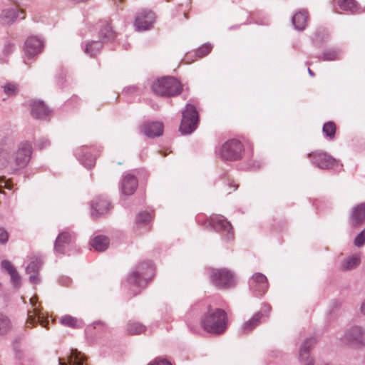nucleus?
<instances>
[{"label": "nucleus", "instance_id": "nucleus-1", "mask_svg": "<svg viewBox=\"0 0 365 365\" xmlns=\"http://www.w3.org/2000/svg\"><path fill=\"white\" fill-rule=\"evenodd\" d=\"M200 325L207 333L219 335L227 327V315L225 310L207 306V311L201 317Z\"/></svg>", "mask_w": 365, "mask_h": 365}, {"label": "nucleus", "instance_id": "nucleus-2", "mask_svg": "<svg viewBox=\"0 0 365 365\" xmlns=\"http://www.w3.org/2000/svg\"><path fill=\"white\" fill-rule=\"evenodd\" d=\"M32 152L31 144L28 141H25L19 143L17 150L13 155L11 160L6 153H0V168H8L12 173L24 168L31 160Z\"/></svg>", "mask_w": 365, "mask_h": 365}, {"label": "nucleus", "instance_id": "nucleus-3", "mask_svg": "<svg viewBox=\"0 0 365 365\" xmlns=\"http://www.w3.org/2000/svg\"><path fill=\"white\" fill-rule=\"evenodd\" d=\"M154 275V267L152 262L140 263L128 275V282L137 287H144Z\"/></svg>", "mask_w": 365, "mask_h": 365}, {"label": "nucleus", "instance_id": "nucleus-4", "mask_svg": "<svg viewBox=\"0 0 365 365\" xmlns=\"http://www.w3.org/2000/svg\"><path fill=\"white\" fill-rule=\"evenodd\" d=\"M182 89L180 82L174 77H163L152 84L153 91L160 96H175L180 93Z\"/></svg>", "mask_w": 365, "mask_h": 365}, {"label": "nucleus", "instance_id": "nucleus-5", "mask_svg": "<svg viewBox=\"0 0 365 365\" xmlns=\"http://www.w3.org/2000/svg\"><path fill=\"white\" fill-rule=\"evenodd\" d=\"M199 114L194 105L187 103L182 111L179 130L182 135L192 133L197 128Z\"/></svg>", "mask_w": 365, "mask_h": 365}, {"label": "nucleus", "instance_id": "nucleus-6", "mask_svg": "<svg viewBox=\"0 0 365 365\" xmlns=\"http://www.w3.org/2000/svg\"><path fill=\"white\" fill-rule=\"evenodd\" d=\"M342 343L354 349H361L365 347V329L355 326L345 331L341 337Z\"/></svg>", "mask_w": 365, "mask_h": 365}, {"label": "nucleus", "instance_id": "nucleus-7", "mask_svg": "<svg viewBox=\"0 0 365 365\" xmlns=\"http://www.w3.org/2000/svg\"><path fill=\"white\" fill-rule=\"evenodd\" d=\"M271 310L272 307L269 304H263L259 311L255 313L250 319L242 324L239 331L243 334L252 332L259 324L267 321Z\"/></svg>", "mask_w": 365, "mask_h": 365}, {"label": "nucleus", "instance_id": "nucleus-8", "mask_svg": "<svg viewBox=\"0 0 365 365\" xmlns=\"http://www.w3.org/2000/svg\"><path fill=\"white\" fill-rule=\"evenodd\" d=\"M210 277L212 284L218 289H228L236 284L233 273L227 269H213Z\"/></svg>", "mask_w": 365, "mask_h": 365}, {"label": "nucleus", "instance_id": "nucleus-9", "mask_svg": "<svg viewBox=\"0 0 365 365\" xmlns=\"http://www.w3.org/2000/svg\"><path fill=\"white\" fill-rule=\"evenodd\" d=\"M243 151L242 143L237 139H231L222 145L220 155L225 160H237L242 158Z\"/></svg>", "mask_w": 365, "mask_h": 365}, {"label": "nucleus", "instance_id": "nucleus-10", "mask_svg": "<svg viewBox=\"0 0 365 365\" xmlns=\"http://www.w3.org/2000/svg\"><path fill=\"white\" fill-rule=\"evenodd\" d=\"M210 223L213 229L224 235L226 240L233 238L232 227L230 222L222 215H215L210 217Z\"/></svg>", "mask_w": 365, "mask_h": 365}, {"label": "nucleus", "instance_id": "nucleus-11", "mask_svg": "<svg viewBox=\"0 0 365 365\" xmlns=\"http://www.w3.org/2000/svg\"><path fill=\"white\" fill-rule=\"evenodd\" d=\"M155 19V14L150 10H142L135 17L134 26L138 31L149 29Z\"/></svg>", "mask_w": 365, "mask_h": 365}, {"label": "nucleus", "instance_id": "nucleus-12", "mask_svg": "<svg viewBox=\"0 0 365 365\" xmlns=\"http://www.w3.org/2000/svg\"><path fill=\"white\" fill-rule=\"evenodd\" d=\"M308 157L316 166L322 169H329L336 163V159L323 152H313L308 154Z\"/></svg>", "mask_w": 365, "mask_h": 365}, {"label": "nucleus", "instance_id": "nucleus-13", "mask_svg": "<svg viewBox=\"0 0 365 365\" xmlns=\"http://www.w3.org/2000/svg\"><path fill=\"white\" fill-rule=\"evenodd\" d=\"M43 46L41 38L37 36H30L25 41L24 51L27 57L32 58L41 52Z\"/></svg>", "mask_w": 365, "mask_h": 365}, {"label": "nucleus", "instance_id": "nucleus-14", "mask_svg": "<svg viewBox=\"0 0 365 365\" xmlns=\"http://www.w3.org/2000/svg\"><path fill=\"white\" fill-rule=\"evenodd\" d=\"M365 222V202L354 206L349 215V223L354 228L359 227Z\"/></svg>", "mask_w": 365, "mask_h": 365}, {"label": "nucleus", "instance_id": "nucleus-15", "mask_svg": "<svg viewBox=\"0 0 365 365\" xmlns=\"http://www.w3.org/2000/svg\"><path fill=\"white\" fill-rule=\"evenodd\" d=\"M75 235L73 232L63 231L57 236L54 243V251L57 254L64 255L66 247L74 240Z\"/></svg>", "mask_w": 365, "mask_h": 365}, {"label": "nucleus", "instance_id": "nucleus-16", "mask_svg": "<svg viewBox=\"0 0 365 365\" xmlns=\"http://www.w3.org/2000/svg\"><path fill=\"white\" fill-rule=\"evenodd\" d=\"M316 343L314 337H309L304 342L299 350V359L302 365H314V360L309 356L311 347Z\"/></svg>", "mask_w": 365, "mask_h": 365}, {"label": "nucleus", "instance_id": "nucleus-17", "mask_svg": "<svg viewBox=\"0 0 365 365\" xmlns=\"http://www.w3.org/2000/svg\"><path fill=\"white\" fill-rule=\"evenodd\" d=\"M75 155L80 163L87 168L93 167L96 163V158L87 146H81L77 148L75 150Z\"/></svg>", "mask_w": 365, "mask_h": 365}, {"label": "nucleus", "instance_id": "nucleus-18", "mask_svg": "<svg viewBox=\"0 0 365 365\" xmlns=\"http://www.w3.org/2000/svg\"><path fill=\"white\" fill-rule=\"evenodd\" d=\"M91 207L92 217H98L108 212L110 202L106 198L98 196L92 200Z\"/></svg>", "mask_w": 365, "mask_h": 365}, {"label": "nucleus", "instance_id": "nucleus-19", "mask_svg": "<svg viewBox=\"0 0 365 365\" xmlns=\"http://www.w3.org/2000/svg\"><path fill=\"white\" fill-rule=\"evenodd\" d=\"M140 133L148 137L153 138L160 136L163 132V125L160 122H145L140 128Z\"/></svg>", "mask_w": 365, "mask_h": 365}, {"label": "nucleus", "instance_id": "nucleus-20", "mask_svg": "<svg viewBox=\"0 0 365 365\" xmlns=\"http://www.w3.org/2000/svg\"><path fill=\"white\" fill-rule=\"evenodd\" d=\"M250 287L259 294L265 293L268 288L267 279L262 273H255L250 281Z\"/></svg>", "mask_w": 365, "mask_h": 365}, {"label": "nucleus", "instance_id": "nucleus-21", "mask_svg": "<svg viewBox=\"0 0 365 365\" xmlns=\"http://www.w3.org/2000/svg\"><path fill=\"white\" fill-rule=\"evenodd\" d=\"M138 185V180L134 175L126 174L120 182L121 192L124 195H131L135 191Z\"/></svg>", "mask_w": 365, "mask_h": 365}, {"label": "nucleus", "instance_id": "nucleus-22", "mask_svg": "<svg viewBox=\"0 0 365 365\" xmlns=\"http://www.w3.org/2000/svg\"><path fill=\"white\" fill-rule=\"evenodd\" d=\"M86 356L78 349H71L70 355L68 356V361H64L62 359L58 358V365H86L85 361Z\"/></svg>", "mask_w": 365, "mask_h": 365}, {"label": "nucleus", "instance_id": "nucleus-23", "mask_svg": "<svg viewBox=\"0 0 365 365\" xmlns=\"http://www.w3.org/2000/svg\"><path fill=\"white\" fill-rule=\"evenodd\" d=\"M51 111L45 105L43 101H34L31 105L32 115L38 119H46L51 114Z\"/></svg>", "mask_w": 365, "mask_h": 365}, {"label": "nucleus", "instance_id": "nucleus-24", "mask_svg": "<svg viewBox=\"0 0 365 365\" xmlns=\"http://www.w3.org/2000/svg\"><path fill=\"white\" fill-rule=\"evenodd\" d=\"M26 326L31 327L39 323L42 327L48 329V321L43 319V317L37 309H34L33 312H28Z\"/></svg>", "mask_w": 365, "mask_h": 365}, {"label": "nucleus", "instance_id": "nucleus-25", "mask_svg": "<svg viewBox=\"0 0 365 365\" xmlns=\"http://www.w3.org/2000/svg\"><path fill=\"white\" fill-rule=\"evenodd\" d=\"M41 262L40 260L36 259L31 261L26 267V272L29 274V281L34 284H38L40 279L38 277V271L41 268Z\"/></svg>", "mask_w": 365, "mask_h": 365}, {"label": "nucleus", "instance_id": "nucleus-26", "mask_svg": "<svg viewBox=\"0 0 365 365\" xmlns=\"http://www.w3.org/2000/svg\"><path fill=\"white\" fill-rule=\"evenodd\" d=\"M101 41L103 43L113 41L115 36V33L113 31L110 24L107 21L103 22L101 25L98 32Z\"/></svg>", "mask_w": 365, "mask_h": 365}, {"label": "nucleus", "instance_id": "nucleus-27", "mask_svg": "<svg viewBox=\"0 0 365 365\" xmlns=\"http://www.w3.org/2000/svg\"><path fill=\"white\" fill-rule=\"evenodd\" d=\"M103 43H104L101 40L88 41L86 43L83 51L85 53L93 57L100 53L103 48Z\"/></svg>", "mask_w": 365, "mask_h": 365}, {"label": "nucleus", "instance_id": "nucleus-28", "mask_svg": "<svg viewBox=\"0 0 365 365\" xmlns=\"http://www.w3.org/2000/svg\"><path fill=\"white\" fill-rule=\"evenodd\" d=\"M19 16V12L16 7L6 9L2 11L1 19L4 24H11Z\"/></svg>", "mask_w": 365, "mask_h": 365}, {"label": "nucleus", "instance_id": "nucleus-29", "mask_svg": "<svg viewBox=\"0 0 365 365\" xmlns=\"http://www.w3.org/2000/svg\"><path fill=\"white\" fill-rule=\"evenodd\" d=\"M307 18V14L305 11H299L293 16L292 24L297 30L302 31L306 27Z\"/></svg>", "mask_w": 365, "mask_h": 365}, {"label": "nucleus", "instance_id": "nucleus-30", "mask_svg": "<svg viewBox=\"0 0 365 365\" xmlns=\"http://www.w3.org/2000/svg\"><path fill=\"white\" fill-rule=\"evenodd\" d=\"M108 238L102 235L95 237L91 242V246L95 249V250L98 252L106 250L108 248Z\"/></svg>", "mask_w": 365, "mask_h": 365}, {"label": "nucleus", "instance_id": "nucleus-31", "mask_svg": "<svg viewBox=\"0 0 365 365\" xmlns=\"http://www.w3.org/2000/svg\"><path fill=\"white\" fill-rule=\"evenodd\" d=\"M337 5L341 9L351 13H355L359 9L355 0H337Z\"/></svg>", "mask_w": 365, "mask_h": 365}, {"label": "nucleus", "instance_id": "nucleus-32", "mask_svg": "<svg viewBox=\"0 0 365 365\" xmlns=\"http://www.w3.org/2000/svg\"><path fill=\"white\" fill-rule=\"evenodd\" d=\"M126 329L128 334L135 335L143 333L146 328L143 324L139 322H129L127 324Z\"/></svg>", "mask_w": 365, "mask_h": 365}, {"label": "nucleus", "instance_id": "nucleus-33", "mask_svg": "<svg viewBox=\"0 0 365 365\" xmlns=\"http://www.w3.org/2000/svg\"><path fill=\"white\" fill-rule=\"evenodd\" d=\"M13 325L11 319L6 315L0 314V335H4L12 329Z\"/></svg>", "mask_w": 365, "mask_h": 365}, {"label": "nucleus", "instance_id": "nucleus-34", "mask_svg": "<svg viewBox=\"0 0 365 365\" xmlns=\"http://www.w3.org/2000/svg\"><path fill=\"white\" fill-rule=\"evenodd\" d=\"M61 323L71 328H80L82 327V322L70 315H65L61 319Z\"/></svg>", "mask_w": 365, "mask_h": 365}, {"label": "nucleus", "instance_id": "nucleus-35", "mask_svg": "<svg viewBox=\"0 0 365 365\" xmlns=\"http://www.w3.org/2000/svg\"><path fill=\"white\" fill-rule=\"evenodd\" d=\"M152 220L151 214L148 212H141L138 214L135 218V223L138 226H146Z\"/></svg>", "mask_w": 365, "mask_h": 365}, {"label": "nucleus", "instance_id": "nucleus-36", "mask_svg": "<svg viewBox=\"0 0 365 365\" xmlns=\"http://www.w3.org/2000/svg\"><path fill=\"white\" fill-rule=\"evenodd\" d=\"M360 263V259L358 257H350L345 259L341 264V268L344 270H350L356 267Z\"/></svg>", "mask_w": 365, "mask_h": 365}, {"label": "nucleus", "instance_id": "nucleus-37", "mask_svg": "<svg viewBox=\"0 0 365 365\" xmlns=\"http://www.w3.org/2000/svg\"><path fill=\"white\" fill-rule=\"evenodd\" d=\"M322 131L330 140H333L336 133V125L334 122L329 121L324 124Z\"/></svg>", "mask_w": 365, "mask_h": 365}, {"label": "nucleus", "instance_id": "nucleus-38", "mask_svg": "<svg viewBox=\"0 0 365 365\" xmlns=\"http://www.w3.org/2000/svg\"><path fill=\"white\" fill-rule=\"evenodd\" d=\"M339 52L335 49L325 51L322 56H319V61H334L338 59Z\"/></svg>", "mask_w": 365, "mask_h": 365}, {"label": "nucleus", "instance_id": "nucleus-39", "mask_svg": "<svg viewBox=\"0 0 365 365\" xmlns=\"http://www.w3.org/2000/svg\"><path fill=\"white\" fill-rule=\"evenodd\" d=\"M212 48V46L211 44L205 43L195 51V55L197 58H202L210 53Z\"/></svg>", "mask_w": 365, "mask_h": 365}, {"label": "nucleus", "instance_id": "nucleus-40", "mask_svg": "<svg viewBox=\"0 0 365 365\" xmlns=\"http://www.w3.org/2000/svg\"><path fill=\"white\" fill-rule=\"evenodd\" d=\"M4 92L9 96H14L18 92L17 85L12 83H8L2 86Z\"/></svg>", "mask_w": 365, "mask_h": 365}, {"label": "nucleus", "instance_id": "nucleus-41", "mask_svg": "<svg viewBox=\"0 0 365 365\" xmlns=\"http://www.w3.org/2000/svg\"><path fill=\"white\" fill-rule=\"evenodd\" d=\"M365 244V228L363 229L355 237L354 240V246L361 247Z\"/></svg>", "mask_w": 365, "mask_h": 365}, {"label": "nucleus", "instance_id": "nucleus-42", "mask_svg": "<svg viewBox=\"0 0 365 365\" xmlns=\"http://www.w3.org/2000/svg\"><path fill=\"white\" fill-rule=\"evenodd\" d=\"M9 275L11 277V282L14 287L15 288H19L21 284V279L17 270H16L14 272L11 273Z\"/></svg>", "mask_w": 365, "mask_h": 365}, {"label": "nucleus", "instance_id": "nucleus-43", "mask_svg": "<svg viewBox=\"0 0 365 365\" xmlns=\"http://www.w3.org/2000/svg\"><path fill=\"white\" fill-rule=\"evenodd\" d=\"M1 266L3 269L6 271L9 274L12 272H14L16 269L13 266V264L9 260H3L1 262Z\"/></svg>", "mask_w": 365, "mask_h": 365}, {"label": "nucleus", "instance_id": "nucleus-44", "mask_svg": "<svg viewBox=\"0 0 365 365\" xmlns=\"http://www.w3.org/2000/svg\"><path fill=\"white\" fill-rule=\"evenodd\" d=\"M9 240V234L6 230L0 227V245H4Z\"/></svg>", "mask_w": 365, "mask_h": 365}, {"label": "nucleus", "instance_id": "nucleus-45", "mask_svg": "<svg viewBox=\"0 0 365 365\" xmlns=\"http://www.w3.org/2000/svg\"><path fill=\"white\" fill-rule=\"evenodd\" d=\"M49 145L50 141L45 138H41L38 140L37 146L40 150L44 149Z\"/></svg>", "mask_w": 365, "mask_h": 365}, {"label": "nucleus", "instance_id": "nucleus-46", "mask_svg": "<svg viewBox=\"0 0 365 365\" xmlns=\"http://www.w3.org/2000/svg\"><path fill=\"white\" fill-rule=\"evenodd\" d=\"M14 48V44L12 43H8L5 45L4 47V53L6 54H9L12 52L13 49Z\"/></svg>", "mask_w": 365, "mask_h": 365}, {"label": "nucleus", "instance_id": "nucleus-47", "mask_svg": "<svg viewBox=\"0 0 365 365\" xmlns=\"http://www.w3.org/2000/svg\"><path fill=\"white\" fill-rule=\"evenodd\" d=\"M150 365H171V364L166 360H160V361H155L154 363L151 364Z\"/></svg>", "mask_w": 365, "mask_h": 365}, {"label": "nucleus", "instance_id": "nucleus-48", "mask_svg": "<svg viewBox=\"0 0 365 365\" xmlns=\"http://www.w3.org/2000/svg\"><path fill=\"white\" fill-rule=\"evenodd\" d=\"M361 311L365 315V301L361 305Z\"/></svg>", "mask_w": 365, "mask_h": 365}, {"label": "nucleus", "instance_id": "nucleus-49", "mask_svg": "<svg viewBox=\"0 0 365 365\" xmlns=\"http://www.w3.org/2000/svg\"><path fill=\"white\" fill-rule=\"evenodd\" d=\"M127 91L130 93H133L136 91V88L133 86V87H129L127 88Z\"/></svg>", "mask_w": 365, "mask_h": 365}, {"label": "nucleus", "instance_id": "nucleus-50", "mask_svg": "<svg viewBox=\"0 0 365 365\" xmlns=\"http://www.w3.org/2000/svg\"><path fill=\"white\" fill-rule=\"evenodd\" d=\"M308 73L311 76H314V73L309 68H308Z\"/></svg>", "mask_w": 365, "mask_h": 365}, {"label": "nucleus", "instance_id": "nucleus-51", "mask_svg": "<svg viewBox=\"0 0 365 365\" xmlns=\"http://www.w3.org/2000/svg\"><path fill=\"white\" fill-rule=\"evenodd\" d=\"M30 302H31V304L34 307L35 306V304H36V301H35V299H34V298H31V299H30Z\"/></svg>", "mask_w": 365, "mask_h": 365}, {"label": "nucleus", "instance_id": "nucleus-52", "mask_svg": "<svg viewBox=\"0 0 365 365\" xmlns=\"http://www.w3.org/2000/svg\"><path fill=\"white\" fill-rule=\"evenodd\" d=\"M6 187L9 190L12 189V186L8 182L6 183Z\"/></svg>", "mask_w": 365, "mask_h": 365}, {"label": "nucleus", "instance_id": "nucleus-53", "mask_svg": "<svg viewBox=\"0 0 365 365\" xmlns=\"http://www.w3.org/2000/svg\"><path fill=\"white\" fill-rule=\"evenodd\" d=\"M93 324H94V328H96L97 325H98V324H102V322H95Z\"/></svg>", "mask_w": 365, "mask_h": 365}, {"label": "nucleus", "instance_id": "nucleus-54", "mask_svg": "<svg viewBox=\"0 0 365 365\" xmlns=\"http://www.w3.org/2000/svg\"><path fill=\"white\" fill-rule=\"evenodd\" d=\"M113 1L115 2V4L116 5H118V4H118V2L121 3V2H123V0H113Z\"/></svg>", "mask_w": 365, "mask_h": 365}, {"label": "nucleus", "instance_id": "nucleus-55", "mask_svg": "<svg viewBox=\"0 0 365 365\" xmlns=\"http://www.w3.org/2000/svg\"><path fill=\"white\" fill-rule=\"evenodd\" d=\"M0 193H4V191L2 190L1 188H0Z\"/></svg>", "mask_w": 365, "mask_h": 365}, {"label": "nucleus", "instance_id": "nucleus-56", "mask_svg": "<svg viewBox=\"0 0 365 365\" xmlns=\"http://www.w3.org/2000/svg\"><path fill=\"white\" fill-rule=\"evenodd\" d=\"M168 1H169V0H167Z\"/></svg>", "mask_w": 365, "mask_h": 365}]
</instances>
